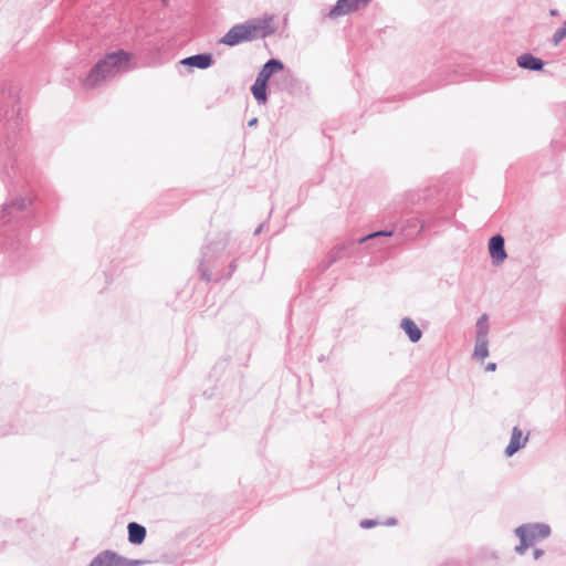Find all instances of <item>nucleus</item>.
Returning a JSON list of instances; mask_svg holds the SVG:
<instances>
[{
	"mask_svg": "<svg viewBox=\"0 0 566 566\" xmlns=\"http://www.w3.org/2000/svg\"><path fill=\"white\" fill-rule=\"evenodd\" d=\"M129 55L124 51L113 52L98 61L83 80V86L95 88L105 81L128 70Z\"/></svg>",
	"mask_w": 566,
	"mask_h": 566,
	"instance_id": "1",
	"label": "nucleus"
},
{
	"mask_svg": "<svg viewBox=\"0 0 566 566\" xmlns=\"http://www.w3.org/2000/svg\"><path fill=\"white\" fill-rule=\"evenodd\" d=\"M272 22L273 17H268L235 24L221 38L220 43L228 46H234L242 42L253 41L259 38H266L274 33Z\"/></svg>",
	"mask_w": 566,
	"mask_h": 566,
	"instance_id": "2",
	"label": "nucleus"
},
{
	"mask_svg": "<svg viewBox=\"0 0 566 566\" xmlns=\"http://www.w3.org/2000/svg\"><path fill=\"white\" fill-rule=\"evenodd\" d=\"M140 559H127L113 551H104L95 556L88 566H139Z\"/></svg>",
	"mask_w": 566,
	"mask_h": 566,
	"instance_id": "3",
	"label": "nucleus"
},
{
	"mask_svg": "<svg viewBox=\"0 0 566 566\" xmlns=\"http://www.w3.org/2000/svg\"><path fill=\"white\" fill-rule=\"evenodd\" d=\"M31 205L29 198H17L9 203H6L0 211V228L6 226L14 218V212L24 210Z\"/></svg>",
	"mask_w": 566,
	"mask_h": 566,
	"instance_id": "4",
	"label": "nucleus"
},
{
	"mask_svg": "<svg viewBox=\"0 0 566 566\" xmlns=\"http://www.w3.org/2000/svg\"><path fill=\"white\" fill-rule=\"evenodd\" d=\"M489 252L494 265L502 264L507 258L505 241L501 234L493 235L489 241Z\"/></svg>",
	"mask_w": 566,
	"mask_h": 566,
	"instance_id": "5",
	"label": "nucleus"
},
{
	"mask_svg": "<svg viewBox=\"0 0 566 566\" xmlns=\"http://www.w3.org/2000/svg\"><path fill=\"white\" fill-rule=\"evenodd\" d=\"M370 1L371 0H337L336 4L331 9L328 17L334 19L345 15Z\"/></svg>",
	"mask_w": 566,
	"mask_h": 566,
	"instance_id": "6",
	"label": "nucleus"
},
{
	"mask_svg": "<svg viewBox=\"0 0 566 566\" xmlns=\"http://www.w3.org/2000/svg\"><path fill=\"white\" fill-rule=\"evenodd\" d=\"M530 433L523 434V431L518 427L512 429V434L507 447L505 448V455L512 457L517 451L523 449L528 441Z\"/></svg>",
	"mask_w": 566,
	"mask_h": 566,
	"instance_id": "7",
	"label": "nucleus"
},
{
	"mask_svg": "<svg viewBox=\"0 0 566 566\" xmlns=\"http://www.w3.org/2000/svg\"><path fill=\"white\" fill-rule=\"evenodd\" d=\"M527 538L531 544H534L537 539H543L549 536L551 527L547 524H525Z\"/></svg>",
	"mask_w": 566,
	"mask_h": 566,
	"instance_id": "8",
	"label": "nucleus"
},
{
	"mask_svg": "<svg viewBox=\"0 0 566 566\" xmlns=\"http://www.w3.org/2000/svg\"><path fill=\"white\" fill-rule=\"evenodd\" d=\"M213 60L211 54L203 53V54H195L188 57H185L180 61V64L197 67L200 70L208 69L211 66Z\"/></svg>",
	"mask_w": 566,
	"mask_h": 566,
	"instance_id": "9",
	"label": "nucleus"
},
{
	"mask_svg": "<svg viewBox=\"0 0 566 566\" xmlns=\"http://www.w3.org/2000/svg\"><path fill=\"white\" fill-rule=\"evenodd\" d=\"M284 69V64L276 59H270L261 69V71L258 73L256 78L261 80L262 82L268 83L270 77L282 71Z\"/></svg>",
	"mask_w": 566,
	"mask_h": 566,
	"instance_id": "10",
	"label": "nucleus"
},
{
	"mask_svg": "<svg viewBox=\"0 0 566 566\" xmlns=\"http://www.w3.org/2000/svg\"><path fill=\"white\" fill-rule=\"evenodd\" d=\"M400 327L408 335L410 342L417 343L421 339L422 332L411 318H402Z\"/></svg>",
	"mask_w": 566,
	"mask_h": 566,
	"instance_id": "11",
	"label": "nucleus"
},
{
	"mask_svg": "<svg viewBox=\"0 0 566 566\" xmlns=\"http://www.w3.org/2000/svg\"><path fill=\"white\" fill-rule=\"evenodd\" d=\"M517 64L520 67L532 70V71H539L544 66V62L533 56L530 53L522 54L517 57Z\"/></svg>",
	"mask_w": 566,
	"mask_h": 566,
	"instance_id": "12",
	"label": "nucleus"
},
{
	"mask_svg": "<svg viewBox=\"0 0 566 566\" xmlns=\"http://www.w3.org/2000/svg\"><path fill=\"white\" fill-rule=\"evenodd\" d=\"M128 528V541L132 544H142L146 537V528L135 522H130Z\"/></svg>",
	"mask_w": 566,
	"mask_h": 566,
	"instance_id": "13",
	"label": "nucleus"
},
{
	"mask_svg": "<svg viewBox=\"0 0 566 566\" xmlns=\"http://www.w3.org/2000/svg\"><path fill=\"white\" fill-rule=\"evenodd\" d=\"M266 85L268 83L262 82L259 78H255V82L251 87V92L259 104H265L268 101Z\"/></svg>",
	"mask_w": 566,
	"mask_h": 566,
	"instance_id": "14",
	"label": "nucleus"
},
{
	"mask_svg": "<svg viewBox=\"0 0 566 566\" xmlns=\"http://www.w3.org/2000/svg\"><path fill=\"white\" fill-rule=\"evenodd\" d=\"M475 328H476V331H475L476 339H489L488 336H489L490 326H489V317L486 314H482L478 318Z\"/></svg>",
	"mask_w": 566,
	"mask_h": 566,
	"instance_id": "15",
	"label": "nucleus"
},
{
	"mask_svg": "<svg viewBox=\"0 0 566 566\" xmlns=\"http://www.w3.org/2000/svg\"><path fill=\"white\" fill-rule=\"evenodd\" d=\"M489 356V339H476L473 350V357L478 360H484Z\"/></svg>",
	"mask_w": 566,
	"mask_h": 566,
	"instance_id": "16",
	"label": "nucleus"
},
{
	"mask_svg": "<svg viewBox=\"0 0 566 566\" xmlns=\"http://www.w3.org/2000/svg\"><path fill=\"white\" fill-rule=\"evenodd\" d=\"M515 534L520 537V545H517L515 547V551L518 553V554H523L526 548L532 545L527 538V534H526V527L525 526H518L516 530H515Z\"/></svg>",
	"mask_w": 566,
	"mask_h": 566,
	"instance_id": "17",
	"label": "nucleus"
},
{
	"mask_svg": "<svg viewBox=\"0 0 566 566\" xmlns=\"http://www.w3.org/2000/svg\"><path fill=\"white\" fill-rule=\"evenodd\" d=\"M391 235H392V231H388V230L376 231V232L369 233V234L360 238L358 240V243H364L367 241H375L381 237H391Z\"/></svg>",
	"mask_w": 566,
	"mask_h": 566,
	"instance_id": "18",
	"label": "nucleus"
},
{
	"mask_svg": "<svg viewBox=\"0 0 566 566\" xmlns=\"http://www.w3.org/2000/svg\"><path fill=\"white\" fill-rule=\"evenodd\" d=\"M566 38V22L560 27L558 28L554 34H553V38H552V42L553 44L556 46L558 45L564 39Z\"/></svg>",
	"mask_w": 566,
	"mask_h": 566,
	"instance_id": "19",
	"label": "nucleus"
},
{
	"mask_svg": "<svg viewBox=\"0 0 566 566\" xmlns=\"http://www.w3.org/2000/svg\"><path fill=\"white\" fill-rule=\"evenodd\" d=\"M209 249H210L209 247H206L203 249V259H202V261L200 263L201 277L205 279L206 281H210L211 280L210 275L203 270L205 262L209 261V255H208Z\"/></svg>",
	"mask_w": 566,
	"mask_h": 566,
	"instance_id": "20",
	"label": "nucleus"
},
{
	"mask_svg": "<svg viewBox=\"0 0 566 566\" xmlns=\"http://www.w3.org/2000/svg\"><path fill=\"white\" fill-rule=\"evenodd\" d=\"M419 226V229L417 232H421L424 229V223L418 219H410L408 220V227L417 228Z\"/></svg>",
	"mask_w": 566,
	"mask_h": 566,
	"instance_id": "21",
	"label": "nucleus"
},
{
	"mask_svg": "<svg viewBox=\"0 0 566 566\" xmlns=\"http://www.w3.org/2000/svg\"><path fill=\"white\" fill-rule=\"evenodd\" d=\"M378 524V521L376 520H363L360 521V527L363 528H370Z\"/></svg>",
	"mask_w": 566,
	"mask_h": 566,
	"instance_id": "22",
	"label": "nucleus"
},
{
	"mask_svg": "<svg viewBox=\"0 0 566 566\" xmlns=\"http://www.w3.org/2000/svg\"><path fill=\"white\" fill-rule=\"evenodd\" d=\"M496 369V364L495 363H489L486 366H485V370L486 371H494Z\"/></svg>",
	"mask_w": 566,
	"mask_h": 566,
	"instance_id": "23",
	"label": "nucleus"
},
{
	"mask_svg": "<svg viewBox=\"0 0 566 566\" xmlns=\"http://www.w3.org/2000/svg\"><path fill=\"white\" fill-rule=\"evenodd\" d=\"M396 523H397L396 518L390 517V518H388V520L386 521V523H385V524H386V525H388V526H392V525H396Z\"/></svg>",
	"mask_w": 566,
	"mask_h": 566,
	"instance_id": "24",
	"label": "nucleus"
},
{
	"mask_svg": "<svg viewBox=\"0 0 566 566\" xmlns=\"http://www.w3.org/2000/svg\"><path fill=\"white\" fill-rule=\"evenodd\" d=\"M542 555H543V551L542 549H535L534 551V558L535 559L539 558Z\"/></svg>",
	"mask_w": 566,
	"mask_h": 566,
	"instance_id": "25",
	"label": "nucleus"
},
{
	"mask_svg": "<svg viewBox=\"0 0 566 566\" xmlns=\"http://www.w3.org/2000/svg\"><path fill=\"white\" fill-rule=\"evenodd\" d=\"M256 123H258V119L252 118L251 120H249L248 125L251 127V126H254Z\"/></svg>",
	"mask_w": 566,
	"mask_h": 566,
	"instance_id": "26",
	"label": "nucleus"
},
{
	"mask_svg": "<svg viewBox=\"0 0 566 566\" xmlns=\"http://www.w3.org/2000/svg\"><path fill=\"white\" fill-rule=\"evenodd\" d=\"M261 229H262V227H259V228L255 230V232H254V233H255V234H259V233L261 232Z\"/></svg>",
	"mask_w": 566,
	"mask_h": 566,
	"instance_id": "27",
	"label": "nucleus"
},
{
	"mask_svg": "<svg viewBox=\"0 0 566 566\" xmlns=\"http://www.w3.org/2000/svg\"><path fill=\"white\" fill-rule=\"evenodd\" d=\"M551 14L552 15H556L557 14V10H551Z\"/></svg>",
	"mask_w": 566,
	"mask_h": 566,
	"instance_id": "28",
	"label": "nucleus"
},
{
	"mask_svg": "<svg viewBox=\"0 0 566 566\" xmlns=\"http://www.w3.org/2000/svg\"><path fill=\"white\" fill-rule=\"evenodd\" d=\"M337 258H338V256H333V259H332L331 263H332V262H334V261H336V260H337Z\"/></svg>",
	"mask_w": 566,
	"mask_h": 566,
	"instance_id": "29",
	"label": "nucleus"
},
{
	"mask_svg": "<svg viewBox=\"0 0 566 566\" xmlns=\"http://www.w3.org/2000/svg\"><path fill=\"white\" fill-rule=\"evenodd\" d=\"M167 1H168V0H163V3H164V4H167Z\"/></svg>",
	"mask_w": 566,
	"mask_h": 566,
	"instance_id": "30",
	"label": "nucleus"
}]
</instances>
